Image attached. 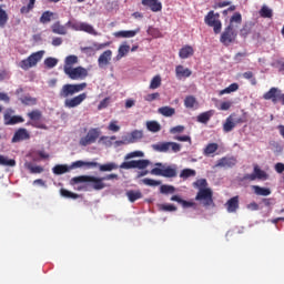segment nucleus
Here are the masks:
<instances>
[{"instance_id":"f257e3e1","label":"nucleus","mask_w":284,"mask_h":284,"mask_svg":"<svg viewBox=\"0 0 284 284\" xmlns=\"http://www.w3.org/2000/svg\"><path fill=\"white\" fill-rule=\"evenodd\" d=\"M154 169L151 170L150 174L153 176H164V179H176L178 176V168L176 164L169 165L166 168L163 166V163H155Z\"/></svg>"},{"instance_id":"f03ea898","label":"nucleus","mask_w":284,"mask_h":284,"mask_svg":"<svg viewBox=\"0 0 284 284\" xmlns=\"http://www.w3.org/2000/svg\"><path fill=\"white\" fill-rule=\"evenodd\" d=\"M103 178L79 175L71 179V185H79V183H93V190H103L105 187V183H103Z\"/></svg>"},{"instance_id":"7ed1b4c3","label":"nucleus","mask_w":284,"mask_h":284,"mask_svg":"<svg viewBox=\"0 0 284 284\" xmlns=\"http://www.w3.org/2000/svg\"><path fill=\"white\" fill-rule=\"evenodd\" d=\"M88 88V83L82 82L78 84H64L62 85L59 97L60 99H68L70 97H74V94H79V92H83V90Z\"/></svg>"},{"instance_id":"20e7f679","label":"nucleus","mask_w":284,"mask_h":284,"mask_svg":"<svg viewBox=\"0 0 284 284\" xmlns=\"http://www.w3.org/2000/svg\"><path fill=\"white\" fill-rule=\"evenodd\" d=\"M220 13H214V11H209L207 14L204 18V22L209 28H213V31L215 34H221V30L223 28V23H221Z\"/></svg>"},{"instance_id":"39448f33","label":"nucleus","mask_w":284,"mask_h":284,"mask_svg":"<svg viewBox=\"0 0 284 284\" xmlns=\"http://www.w3.org/2000/svg\"><path fill=\"white\" fill-rule=\"evenodd\" d=\"M44 51H37L29 55L27 59L19 62L21 70H30V68L37 67V63L43 59Z\"/></svg>"},{"instance_id":"423d86ee","label":"nucleus","mask_w":284,"mask_h":284,"mask_svg":"<svg viewBox=\"0 0 284 284\" xmlns=\"http://www.w3.org/2000/svg\"><path fill=\"white\" fill-rule=\"evenodd\" d=\"M101 136V129L92 128L88 131L85 136H82L79 141V145L82 148H88V145H92V143H97V140Z\"/></svg>"},{"instance_id":"0eeeda50","label":"nucleus","mask_w":284,"mask_h":284,"mask_svg":"<svg viewBox=\"0 0 284 284\" xmlns=\"http://www.w3.org/2000/svg\"><path fill=\"white\" fill-rule=\"evenodd\" d=\"M213 196L212 189H201L195 196V201H200L204 207H210L214 204Z\"/></svg>"},{"instance_id":"6e6552de","label":"nucleus","mask_w":284,"mask_h":284,"mask_svg":"<svg viewBox=\"0 0 284 284\" xmlns=\"http://www.w3.org/2000/svg\"><path fill=\"white\" fill-rule=\"evenodd\" d=\"M236 37H239V33L234 29V24H229L222 32L220 41L223 45H230V43L236 41Z\"/></svg>"},{"instance_id":"1a4fd4ad","label":"nucleus","mask_w":284,"mask_h":284,"mask_svg":"<svg viewBox=\"0 0 284 284\" xmlns=\"http://www.w3.org/2000/svg\"><path fill=\"white\" fill-rule=\"evenodd\" d=\"M64 74L72 81H79V79H85L88 77V69L83 67L67 68Z\"/></svg>"},{"instance_id":"9d476101","label":"nucleus","mask_w":284,"mask_h":284,"mask_svg":"<svg viewBox=\"0 0 284 284\" xmlns=\"http://www.w3.org/2000/svg\"><path fill=\"white\" fill-rule=\"evenodd\" d=\"M150 160H132L128 162H122L120 164L121 170H145L150 165Z\"/></svg>"},{"instance_id":"9b49d317","label":"nucleus","mask_w":284,"mask_h":284,"mask_svg":"<svg viewBox=\"0 0 284 284\" xmlns=\"http://www.w3.org/2000/svg\"><path fill=\"white\" fill-rule=\"evenodd\" d=\"M27 116L30 119L32 122H27V125H31L32 128H37L38 130H48V126L43 123H39L37 121H41V116H43V113L39 110H33L29 113H27Z\"/></svg>"},{"instance_id":"f8f14e48","label":"nucleus","mask_w":284,"mask_h":284,"mask_svg":"<svg viewBox=\"0 0 284 284\" xmlns=\"http://www.w3.org/2000/svg\"><path fill=\"white\" fill-rule=\"evenodd\" d=\"M85 99H88V93H80L79 95H75L71 99H65L64 100V108H79V105H81V103H83V101H85Z\"/></svg>"},{"instance_id":"ddd939ff","label":"nucleus","mask_w":284,"mask_h":284,"mask_svg":"<svg viewBox=\"0 0 284 284\" xmlns=\"http://www.w3.org/2000/svg\"><path fill=\"white\" fill-rule=\"evenodd\" d=\"M30 139V133L28 129L20 128L16 131L12 138V143H20V141H28Z\"/></svg>"},{"instance_id":"4468645a","label":"nucleus","mask_w":284,"mask_h":284,"mask_svg":"<svg viewBox=\"0 0 284 284\" xmlns=\"http://www.w3.org/2000/svg\"><path fill=\"white\" fill-rule=\"evenodd\" d=\"M142 6L150 8L152 12H161L163 4L159 0H142Z\"/></svg>"},{"instance_id":"2eb2a0df","label":"nucleus","mask_w":284,"mask_h":284,"mask_svg":"<svg viewBox=\"0 0 284 284\" xmlns=\"http://www.w3.org/2000/svg\"><path fill=\"white\" fill-rule=\"evenodd\" d=\"M234 165H236V160L235 158H221L216 164L215 168H225V169H230V168H234Z\"/></svg>"},{"instance_id":"dca6fc26","label":"nucleus","mask_w":284,"mask_h":284,"mask_svg":"<svg viewBox=\"0 0 284 284\" xmlns=\"http://www.w3.org/2000/svg\"><path fill=\"white\" fill-rule=\"evenodd\" d=\"M110 61H112V50L104 51L98 59L99 68H105V65H110Z\"/></svg>"},{"instance_id":"f3484780","label":"nucleus","mask_w":284,"mask_h":284,"mask_svg":"<svg viewBox=\"0 0 284 284\" xmlns=\"http://www.w3.org/2000/svg\"><path fill=\"white\" fill-rule=\"evenodd\" d=\"M278 94H281V90L273 87L266 93H264L263 99H265V101H272V103H277Z\"/></svg>"},{"instance_id":"a211bd4d","label":"nucleus","mask_w":284,"mask_h":284,"mask_svg":"<svg viewBox=\"0 0 284 284\" xmlns=\"http://www.w3.org/2000/svg\"><path fill=\"white\" fill-rule=\"evenodd\" d=\"M26 120L21 115H10L4 113V125H17V123H23Z\"/></svg>"},{"instance_id":"6ab92c4d","label":"nucleus","mask_w":284,"mask_h":284,"mask_svg":"<svg viewBox=\"0 0 284 284\" xmlns=\"http://www.w3.org/2000/svg\"><path fill=\"white\" fill-rule=\"evenodd\" d=\"M139 32H141V28L129 31H118L114 33V37H116L118 39H132L133 37L138 36Z\"/></svg>"},{"instance_id":"aec40b11","label":"nucleus","mask_w":284,"mask_h":284,"mask_svg":"<svg viewBox=\"0 0 284 284\" xmlns=\"http://www.w3.org/2000/svg\"><path fill=\"white\" fill-rule=\"evenodd\" d=\"M225 207L229 214H234L239 210V195L231 197L226 203Z\"/></svg>"},{"instance_id":"412c9836","label":"nucleus","mask_w":284,"mask_h":284,"mask_svg":"<svg viewBox=\"0 0 284 284\" xmlns=\"http://www.w3.org/2000/svg\"><path fill=\"white\" fill-rule=\"evenodd\" d=\"M175 74L178 79H187L192 77V70L180 64L175 68Z\"/></svg>"},{"instance_id":"4be33fe9","label":"nucleus","mask_w":284,"mask_h":284,"mask_svg":"<svg viewBox=\"0 0 284 284\" xmlns=\"http://www.w3.org/2000/svg\"><path fill=\"white\" fill-rule=\"evenodd\" d=\"M51 30H52L53 34H61V36L68 34V26L61 24V21L54 22L51 26Z\"/></svg>"},{"instance_id":"5701e85b","label":"nucleus","mask_w":284,"mask_h":284,"mask_svg":"<svg viewBox=\"0 0 284 284\" xmlns=\"http://www.w3.org/2000/svg\"><path fill=\"white\" fill-rule=\"evenodd\" d=\"M180 59H190V57H194V48L192 45H184L179 51Z\"/></svg>"},{"instance_id":"b1692460","label":"nucleus","mask_w":284,"mask_h":284,"mask_svg":"<svg viewBox=\"0 0 284 284\" xmlns=\"http://www.w3.org/2000/svg\"><path fill=\"white\" fill-rule=\"evenodd\" d=\"M253 173L255 174V179H257L258 181H267V179H270V174L261 170V166H258V164H254Z\"/></svg>"},{"instance_id":"393cba45","label":"nucleus","mask_w":284,"mask_h":284,"mask_svg":"<svg viewBox=\"0 0 284 284\" xmlns=\"http://www.w3.org/2000/svg\"><path fill=\"white\" fill-rule=\"evenodd\" d=\"M99 168V162H85L78 160L71 164V169L75 170L77 168Z\"/></svg>"},{"instance_id":"a878e982","label":"nucleus","mask_w":284,"mask_h":284,"mask_svg":"<svg viewBox=\"0 0 284 284\" xmlns=\"http://www.w3.org/2000/svg\"><path fill=\"white\" fill-rule=\"evenodd\" d=\"M125 194L130 203H135L139 199H143V193L140 190H129Z\"/></svg>"},{"instance_id":"bb28decb","label":"nucleus","mask_w":284,"mask_h":284,"mask_svg":"<svg viewBox=\"0 0 284 284\" xmlns=\"http://www.w3.org/2000/svg\"><path fill=\"white\" fill-rule=\"evenodd\" d=\"M212 116H214V110H210V111L200 113L197 115V122L206 124L212 119Z\"/></svg>"},{"instance_id":"cd10ccee","label":"nucleus","mask_w":284,"mask_h":284,"mask_svg":"<svg viewBox=\"0 0 284 284\" xmlns=\"http://www.w3.org/2000/svg\"><path fill=\"white\" fill-rule=\"evenodd\" d=\"M252 190L254 192V194H256V196H270V194H272V191L267 187H262L258 185H253Z\"/></svg>"},{"instance_id":"c85d7f7f","label":"nucleus","mask_w":284,"mask_h":284,"mask_svg":"<svg viewBox=\"0 0 284 284\" xmlns=\"http://www.w3.org/2000/svg\"><path fill=\"white\" fill-rule=\"evenodd\" d=\"M80 32H87L88 34H92L93 37H97L99 34V32L94 30V27H92V24H89L88 22L81 23Z\"/></svg>"},{"instance_id":"c756f323","label":"nucleus","mask_w":284,"mask_h":284,"mask_svg":"<svg viewBox=\"0 0 284 284\" xmlns=\"http://www.w3.org/2000/svg\"><path fill=\"white\" fill-rule=\"evenodd\" d=\"M77 63H79V57L68 55L64 60L63 72H65L67 68H72V65H77Z\"/></svg>"},{"instance_id":"7c9ffc66","label":"nucleus","mask_w":284,"mask_h":284,"mask_svg":"<svg viewBox=\"0 0 284 284\" xmlns=\"http://www.w3.org/2000/svg\"><path fill=\"white\" fill-rule=\"evenodd\" d=\"M98 168H99L100 172H112V170H119V165L114 162H110L106 164L98 163Z\"/></svg>"},{"instance_id":"2f4dec72","label":"nucleus","mask_w":284,"mask_h":284,"mask_svg":"<svg viewBox=\"0 0 284 284\" xmlns=\"http://www.w3.org/2000/svg\"><path fill=\"white\" fill-rule=\"evenodd\" d=\"M159 114H162V116H174L176 114V110L171 106H161L158 109Z\"/></svg>"},{"instance_id":"473e14b6","label":"nucleus","mask_w":284,"mask_h":284,"mask_svg":"<svg viewBox=\"0 0 284 284\" xmlns=\"http://www.w3.org/2000/svg\"><path fill=\"white\" fill-rule=\"evenodd\" d=\"M219 150V144L217 143H209L204 150H203V154L204 156H212V154H214V152H216Z\"/></svg>"},{"instance_id":"72a5a7b5","label":"nucleus","mask_w":284,"mask_h":284,"mask_svg":"<svg viewBox=\"0 0 284 284\" xmlns=\"http://www.w3.org/2000/svg\"><path fill=\"white\" fill-rule=\"evenodd\" d=\"M152 149L155 150V152H170V142H160L158 144H153Z\"/></svg>"},{"instance_id":"f704fd0d","label":"nucleus","mask_w":284,"mask_h":284,"mask_svg":"<svg viewBox=\"0 0 284 284\" xmlns=\"http://www.w3.org/2000/svg\"><path fill=\"white\" fill-rule=\"evenodd\" d=\"M141 139H143V131L134 130L131 132L128 143H136V141H141Z\"/></svg>"},{"instance_id":"c9c22d12","label":"nucleus","mask_w":284,"mask_h":284,"mask_svg":"<svg viewBox=\"0 0 284 284\" xmlns=\"http://www.w3.org/2000/svg\"><path fill=\"white\" fill-rule=\"evenodd\" d=\"M24 165L31 174H41L43 172V166L33 165L31 162H27Z\"/></svg>"},{"instance_id":"e433bc0d","label":"nucleus","mask_w":284,"mask_h":284,"mask_svg":"<svg viewBox=\"0 0 284 284\" xmlns=\"http://www.w3.org/2000/svg\"><path fill=\"white\" fill-rule=\"evenodd\" d=\"M6 4H0V28H6V23H8V12L3 10Z\"/></svg>"},{"instance_id":"4c0bfd02","label":"nucleus","mask_w":284,"mask_h":284,"mask_svg":"<svg viewBox=\"0 0 284 284\" xmlns=\"http://www.w3.org/2000/svg\"><path fill=\"white\" fill-rule=\"evenodd\" d=\"M260 17H262V19H272L274 12L267 6H263L260 10Z\"/></svg>"},{"instance_id":"58836bf2","label":"nucleus","mask_w":284,"mask_h":284,"mask_svg":"<svg viewBox=\"0 0 284 284\" xmlns=\"http://www.w3.org/2000/svg\"><path fill=\"white\" fill-rule=\"evenodd\" d=\"M52 172L53 174L61 175V174H65L67 172H70V169L68 168V165L57 164L52 169Z\"/></svg>"},{"instance_id":"ea45409f","label":"nucleus","mask_w":284,"mask_h":284,"mask_svg":"<svg viewBox=\"0 0 284 284\" xmlns=\"http://www.w3.org/2000/svg\"><path fill=\"white\" fill-rule=\"evenodd\" d=\"M193 187H195V190H207V180L206 179H199L195 182H193Z\"/></svg>"},{"instance_id":"a19ab883","label":"nucleus","mask_w":284,"mask_h":284,"mask_svg":"<svg viewBox=\"0 0 284 284\" xmlns=\"http://www.w3.org/2000/svg\"><path fill=\"white\" fill-rule=\"evenodd\" d=\"M37 3V0H29L28 6H23L20 9L21 14H29L34 10V4Z\"/></svg>"},{"instance_id":"79ce46f5","label":"nucleus","mask_w":284,"mask_h":284,"mask_svg":"<svg viewBox=\"0 0 284 284\" xmlns=\"http://www.w3.org/2000/svg\"><path fill=\"white\" fill-rule=\"evenodd\" d=\"M52 17H54V12L52 11H44L42 16L40 17V23H50L52 21Z\"/></svg>"},{"instance_id":"37998d69","label":"nucleus","mask_w":284,"mask_h":284,"mask_svg":"<svg viewBox=\"0 0 284 284\" xmlns=\"http://www.w3.org/2000/svg\"><path fill=\"white\" fill-rule=\"evenodd\" d=\"M190 176H196V170L194 169H183L180 173V179H190Z\"/></svg>"},{"instance_id":"c03bdc74","label":"nucleus","mask_w":284,"mask_h":284,"mask_svg":"<svg viewBox=\"0 0 284 284\" xmlns=\"http://www.w3.org/2000/svg\"><path fill=\"white\" fill-rule=\"evenodd\" d=\"M236 128V123L232 121V116H229L223 124V131L224 132H232Z\"/></svg>"},{"instance_id":"a18cd8bd","label":"nucleus","mask_w":284,"mask_h":284,"mask_svg":"<svg viewBox=\"0 0 284 284\" xmlns=\"http://www.w3.org/2000/svg\"><path fill=\"white\" fill-rule=\"evenodd\" d=\"M118 52L119 53L116 55V59L119 61V59H123V57H125V54H128V52H130V44L120 45Z\"/></svg>"},{"instance_id":"49530a36","label":"nucleus","mask_w":284,"mask_h":284,"mask_svg":"<svg viewBox=\"0 0 284 284\" xmlns=\"http://www.w3.org/2000/svg\"><path fill=\"white\" fill-rule=\"evenodd\" d=\"M146 128L149 132H161V124H159L156 121L148 122Z\"/></svg>"},{"instance_id":"de8ad7c7","label":"nucleus","mask_w":284,"mask_h":284,"mask_svg":"<svg viewBox=\"0 0 284 284\" xmlns=\"http://www.w3.org/2000/svg\"><path fill=\"white\" fill-rule=\"evenodd\" d=\"M60 194H61V196H63V199H73V200L79 199V194L72 193L71 191H68L67 189H61Z\"/></svg>"},{"instance_id":"09e8293b","label":"nucleus","mask_w":284,"mask_h":284,"mask_svg":"<svg viewBox=\"0 0 284 284\" xmlns=\"http://www.w3.org/2000/svg\"><path fill=\"white\" fill-rule=\"evenodd\" d=\"M234 23H237V26H241L243 23V16L241 13L235 12L231 19H230V24L229 26H234Z\"/></svg>"},{"instance_id":"8fccbe9b","label":"nucleus","mask_w":284,"mask_h":284,"mask_svg":"<svg viewBox=\"0 0 284 284\" xmlns=\"http://www.w3.org/2000/svg\"><path fill=\"white\" fill-rule=\"evenodd\" d=\"M0 165H4L7 168H14V165H17V161L8 160L6 156L0 155Z\"/></svg>"},{"instance_id":"3c124183","label":"nucleus","mask_w":284,"mask_h":284,"mask_svg":"<svg viewBox=\"0 0 284 284\" xmlns=\"http://www.w3.org/2000/svg\"><path fill=\"white\" fill-rule=\"evenodd\" d=\"M161 194H174L176 192V189L173 185L163 184L160 187Z\"/></svg>"},{"instance_id":"603ef678","label":"nucleus","mask_w":284,"mask_h":284,"mask_svg":"<svg viewBox=\"0 0 284 284\" xmlns=\"http://www.w3.org/2000/svg\"><path fill=\"white\" fill-rule=\"evenodd\" d=\"M81 23L82 22L69 20L65 23V26H67V28H71V30H75V32H81Z\"/></svg>"},{"instance_id":"864d4df0","label":"nucleus","mask_w":284,"mask_h":284,"mask_svg":"<svg viewBox=\"0 0 284 284\" xmlns=\"http://www.w3.org/2000/svg\"><path fill=\"white\" fill-rule=\"evenodd\" d=\"M158 88H161V75L153 77L150 83V90H156Z\"/></svg>"},{"instance_id":"5fc2aeb1","label":"nucleus","mask_w":284,"mask_h":284,"mask_svg":"<svg viewBox=\"0 0 284 284\" xmlns=\"http://www.w3.org/2000/svg\"><path fill=\"white\" fill-rule=\"evenodd\" d=\"M184 105L185 108L192 109L194 105H196V98L193 95H189L184 99Z\"/></svg>"},{"instance_id":"6e6d98bb","label":"nucleus","mask_w":284,"mask_h":284,"mask_svg":"<svg viewBox=\"0 0 284 284\" xmlns=\"http://www.w3.org/2000/svg\"><path fill=\"white\" fill-rule=\"evenodd\" d=\"M239 90V83H232L227 88L223 89L220 94H231V92H236Z\"/></svg>"},{"instance_id":"4d7b16f0","label":"nucleus","mask_w":284,"mask_h":284,"mask_svg":"<svg viewBox=\"0 0 284 284\" xmlns=\"http://www.w3.org/2000/svg\"><path fill=\"white\" fill-rule=\"evenodd\" d=\"M243 79H246L247 81H251V85H256V78H254V72L246 71L242 74Z\"/></svg>"},{"instance_id":"13d9d810","label":"nucleus","mask_w":284,"mask_h":284,"mask_svg":"<svg viewBox=\"0 0 284 284\" xmlns=\"http://www.w3.org/2000/svg\"><path fill=\"white\" fill-rule=\"evenodd\" d=\"M252 33V23H246L243 26V28L240 30V34L245 39L248 34Z\"/></svg>"},{"instance_id":"bf43d9fd","label":"nucleus","mask_w":284,"mask_h":284,"mask_svg":"<svg viewBox=\"0 0 284 284\" xmlns=\"http://www.w3.org/2000/svg\"><path fill=\"white\" fill-rule=\"evenodd\" d=\"M21 103H23V105H37V98L26 95L24 98H21Z\"/></svg>"},{"instance_id":"052dcab7","label":"nucleus","mask_w":284,"mask_h":284,"mask_svg":"<svg viewBox=\"0 0 284 284\" xmlns=\"http://www.w3.org/2000/svg\"><path fill=\"white\" fill-rule=\"evenodd\" d=\"M59 63V60L57 58H47L44 60L45 68L52 69L57 68V64Z\"/></svg>"},{"instance_id":"680f3d73","label":"nucleus","mask_w":284,"mask_h":284,"mask_svg":"<svg viewBox=\"0 0 284 284\" xmlns=\"http://www.w3.org/2000/svg\"><path fill=\"white\" fill-rule=\"evenodd\" d=\"M142 183L144 185H149L150 187H156V186L161 185V181L152 180L150 178L143 179Z\"/></svg>"},{"instance_id":"e2e57ef3","label":"nucleus","mask_w":284,"mask_h":284,"mask_svg":"<svg viewBox=\"0 0 284 284\" xmlns=\"http://www.w3.org/2000/svg\"><path fill=\"white\" fill-rule=\"evenodd\" d=\"M144 156L143 151H133L131 153H128L124 159L125 161H130V159H136V158H141Z\"/></svg>"},{"instance_id":"0e129e2a","label":"nucleus","mask_w":284,"mask_h":284,"mask_svg":"<svg viewBox=\"0 0 284 284\" xmlns=\"http://www.w3.org/2000/svg\"><path fill=\"white\" fill-rule=\"evenodd\" d=\"M160 210L162 212H176V206L174 204H161Z\"/></svg>"},{"instance_id":"69168bd1","label":"nucleus","mask_w":284,"mask_h":284,"mask_svg":"<svg viewBox=\"0 0 284 284\" xmlns=\"http://www.w3.org/2000/svg\"><path fill=\"white\" fill-rule=\"evenodd\" d=\"M148 34H150L151 37H154L155 39H159V37H161V31H159V29L154 27H150L148 29Z\"/></svg>"},{"instance_id":"338daca9","label":"nucleus","mask_w":284,"mask_h":284,"mask_svg":"<svg viewBox=\"0 0 284 284\" xmlns=\"http://www.w3.org/2000/svg\"><path fill=\"white\" fill-rule=\"evenodd\" d=\"M184 130H185V126L176 125V126L171 128L170 133L171 134H181V132H184Z\"/></svg>"},{"instance_id":"774afa93","label":"nucleus","mask_w":284,"mask_h":284,"mask_svg":"<svg viewBox=\"0 0 284 284\" xmlns=\"http://www.w3.org/2000/svg\"><path fill=\"white\" fill-rule=\"evenodd\" d=\"M172 150V152H181V144L176 142H169V150Z\"/></svg>"}]
</instances>
